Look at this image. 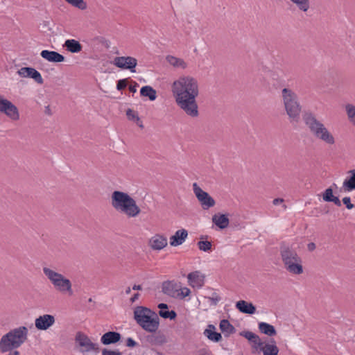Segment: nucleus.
Segmentation results:
<instances>
[{
    "instance_id": "49",
    "label": "nucleus",
    "mask_w": 355,
    "mask_h": 355,
    "mask_svg": "<svg viewBox=\"0 0 355 355\" xmlns=\"http://www.w3.org/2000/svg\"><path fill=\"white\" fill-rule=\"evenodd\" d=\"M316 246H315V244L313 242L311 243H309L308 245H307V248L308 250L310 251V252H312L315 249Z\"/></svg>"
},
{
    "instance_id": "34",
    "label": "nucleus",
    "mask_w": 355,
    "mask_h": 355,
    "mask_svg": "<svg viewBox=\"0 0 355 355\" xmlns=\"http://www.w3.org/2000/svg\"><path fill=\"white\" fill-rule=\"evenodd\" d=\"M345 110L349 121L355 125V106L352 104H347L345 106Z\"/></svg>"
},
{
    "instance_id": "48",
    "label": "nucleus",
    "mask_w": 355,
    "mask_h": 355,
    "mask_svg": "<svg viewBox=\"0 0 355 355\" xmlns=\"http://www.w3.org/2000/svg\"><path fill=\"white\" fill-rule=\"evenodd\" d=\"M134 85H130L128 88L130 92L132 93H135L137 92V87L139 86V85L136 82H134Z\"/></svg>"
},
{
    "instance_id": "59",
    "label": "nucleus",
    "mask_w": 355,
    "mask_h": 355,
    "mask_svg": "<svg viewBox=\"0 0 355 355\" xmlns=\"http://www.w3.org/2000/svg\"><path fill=\"white\" fill-rule=\"evenodd\" d=\"M106 46L108 48L109 47V44H108V42L106 41Z\"/></svg>"
},
{
    "instance_id": "17",
    "label": "nucleus",
    "mask_w": 355,
    "mask_h": 355,
    "mask_svg": "<svg viewBox=\"0 0 355 355\" xmlns=\"http://www.w3.org/2000/svg\"><path fill=\"white\" fill-rule=\"evenodd\" d=\"M121 334L117 331H110L101 337V343L104 345H114L121 340Z\"/></svg>"
},
{
    "instance_id": "42",
    "label": "nucleus",
    "mask_w": 355,
    "mask_h": 355,
    "mask_svg": "<svg viewBox=\"0 0 355 355\" xmlns=\"http://www.w3.org/2000/svg\"><path fill=\"white\" fill-rule=\"evenodd\" d=\"M128 85V80L127 79H121L117 81L116 83V89L119 91L124 89Z\"/></svg>"
},
{
    "instance_id": "36",
    "label": "nucleus",
    "mask_w": 355,
    "mask_h": 355,
    "mask_svg": "<svg viewBox=\"0 0 355 355\" xmlns=\"http://www.w3.org/2000/svg\"><path fill=\"white\" fill-rule=\"evenodd\" d=\"M159 315L164 319L169 318L170 320H174L177 317V313L173 310H160L159 311Z\"/></svg>"
},
{
    "instance_id": "51",
    "label": "nucleus",
    "mask_w": 355,
    "mask_h": 355,
    "mask_svg": "<svg viewBox=\"0 0 355 355\" xmlns=\"http://www.w3.org/2000/svg\"><path fill=\"white\" fill-rule=\"evenodd\" d=\"M284 202V200L282 198H275L273 200L272 203L275 205H277L280 203H282Z\"/></svg>"
},
{
    "instance_id": "60",
    "label": "nucleus",
    "mask_w": 355,
    "mask_h": 355,
    "mask_svg": "<svg viewBox=\"0 0 355 355\" xmlns=\"http://www.w3.org/2000/svg\"><path fill=\"white\" fill-rule=\"evenodd\" d=\"M333 186L336 187V184L335 183L333 184Z\"/></svg>"
},
{
    "instance_id": "41",
    "label": "nucleus",
    "mask_w": 355,
    "mask_h": 355,
    "mask_svg": "<svg viewBox=\"0 0 355 355\" xmlns=\"http://www.w3.org/2000/svg\"><path fill=\"white\" fill-rule=\"evenodd\" d=\"M207 298L211 302V304L214 306L217 305L218 302L221 300V297L216 293H213L211 297H207Z\"/></svg>"
},
{
    "instance_id": "2",
    "label": "nucleus",
    "mask_w": 355,
    "mask_h": 355,
    "mask_svg": "<svg viewBox=\"0 0 355 355\" xmlns=\"http://www.w3.org/2000/svg\"><path fill=\"white\" fill-rule=\"evenodd\" d=\"M302 120L310 133L315 138L324 141L327 144H334V137L325 127L324 124L316 118L314 113L311 111L304 112L302 114Z\"/></svg>"
},
{
    "instance_id": "16",
    "label": "nucleus",
    "mask_w": 355,
    "mask_h": 355,
    "mask_svg": "<svg viewBox=\"0 0 355 355\" xmlns=\"http://www.w3.org/2000/svg\"><path fill=\"white\" fill-rule=\"evenodd\" d=\"M178 290H180V284L176 283L174 281H165L162 285V291L165 294L172 297L177 296Z\"/></svg>"
},
{
    "instance_id": "6",
    "label": "nucleus",
    "mask_w": 355,
    "mask_h": 355,
    "mask_svg": "<svg viewBox=\"0 0 355 355\" xmlns=\"http://www.w3.org/2000/svg\"><path fill=\"white\" fill-rule=\"evenodd\" d=\"M279 252L284 268L288 272L293 275L303 272L302 259L294 248L283 242L280 245Z\"/></svg>"
},
{
    "instance_id": "10",
    "label": "nucleus",
    "mask_w": 355,
    "mask_h": 355,
    "mask_svg": "<svg viewBox=\"0 0 355 355\" xmlns=\"http://www.w3.org/2000/svg\"><path fill=\"white\" fill-rule=\"evenodd\" d=\"M193 190L204 210L209 209L216 205L215 200L207 192L203 191L196 182L193 184Z\"/></svg>"
},
{
    "instance_id": "58",
    "label": "nucleus",
    "mask_w": 355,
    "mask_h": 355,
    "mask_svg": "<svg viewBox=\"0 0 355 355\" xmlns=\"http://www.w3.org/2000/svg\"><path fill=\"white\" fill-rule=\"evenodd\" d=\"M131 290L130 287H128L125 290V293L129 294L130 293Z\"/></svg>"
},
{
    "instance_id": "56",
    "label": "nucleus",
    "mask_w": 355,
    "mask_h": 355,
    "mask_svg": "<svg viewBox=\"0 0 355 355\" xmlns=\"http://www.w3.org/2000/svg\"><path fill=\"white\" fill-rule=\"evenodd\" d=\"M132 289L133 290H137V291H140L142 289V287L141 285H137V284H135L133 286H132Z\"/></svg>"
},
{
    "instance_id": "24",
    "label": "nucleus",
    "mask_w": 355,
    "mask_h": 355,
    "mask_svg": "<svg viewBox=\"0 0 355 355\" xmlns=\"http://www.w3.org/2000/svg\"><path fill=\"white\" fill-rule=\"evenodd\" d=\"M212 223L218 228L223 230L228 227L230 220L227 214H216L212 216Z\"/></svg>"
},
{
    "instance_id": "57",
    "label": "nucleus",
    "mask_w": 355,
    "mask_h": 355,
    "mask_svg": "<svg viewBox=\"0 0 355 355\" xmlns=\"http://www.w3.org/2000/svg\"><path fill=\"white\" fill-rule=\"evenodd\" d=\"M137 125L140 127V128H144V125L142 124V122L140 121H136Z\"/></svg>"
},
{
    "instance_id": "1",
    "label": "nucleus",
    "mask_w": 355,
    "mask_h": 355,
    "mask_svg": "<svg viewBox=\"0 0 355 355\" xmlns=\"http://www.w3.org/2000/svg\"><path fill=\"white\" fill-rule=\"evenodd\" d=\"M172 92L178 106L191 118L199 116L196 98L199 95V84L193 77L182 76L172 84Z\"/></svg>"
},
{
    "instance_id": "26",
    "label": "nucleus",
    "mask_w": 355,
    "mask_h": 355,
    "mask_svg": "<svg viewBox=\"0 0 355 355\" xmlns=\"http://www.w3.org/2000/svg\"><path fill=\"white\" fill-rule=\"evenodd\" d=\"M350 175L343 182L342 189L344 191H352L355 190V169L349 171Z\"/></svg>"
},
{
    "instance_id": "31",
    "label": "nucleus",
    "mask_w": 355,
    "mask_h": 355,
    "mask_svg": "<svg viewBox=\"0 0 355 355\" xmlns=\"http://www.w3.org/2000/svg\"><path fill=\"white\" fill-rule=\"evenodd\" d=\"M140 94L141 96L148 97L150 101H153L157 98L156 90L151 86H144L140 89Z\"/></svg>"
},
{
    "instance_id": "14",
    "label": "nucleus",
    "mask_w": 355,
    "mask_h": 355,
    "mask_svg": "<svg viewBox=\"0 0 355 355\" xmlns=\"http://www.w3.org/2000/svg\"><path fill=\"white\" fill-rule=\"evenodd\" d=\"M17 73L21 77L31 78L38 84H43L44 83L43 78L40 73L33 67H21L20 69L17 71Z\"/></svg>"
},
{
    "instance_id": "30",
    "label": "nucleus",
    "mask_w": 355,
    "mask_h": 355,
    "mask_svg": "<svg viewBox=\"0 0 355 355\" xmlns=\"http://www.w3.org/2000/svg\"><path fill=\"white\" fill-rule=\"evenodd\" d=\"M219 327L225 336H228L236 331L234 327L226 319H223L220 322Z\"/></svg>"
},
{
    "instance_id": "55",
    "label": "nucleus",
    "mask_w": 355,
    "mask_h": 355,
    "mask_svg": "<svg viewBox=\"0 0 355 355\" xmlns=\"http://www.w3.org/2000/svg\"><path fill=\"white\" fill-rule=\"evenodd\" d=\"M43 26L47 27V30L48 31H51V28L49 27V21H43Z\"/></svg>"
},
{
    "instance_id": "11",
    "label": "nucleus",
    "mask_w": 355,
    "mask_h": 355,
    "mask_svg": "<svg viewBox=\"0 0 355 355\" xmlns=\"http://www.w3.org/2000/svg\"><path fill=\"white\" fill-rule=\"evenodd\" d=\"M0 112L3 113L13 121L19 119V113L17 107L9 100L0 95Z\"/></svg>"
},
{
    "instance_id": "37",
    "label": "nucleus",
    "mask_w": 355,
    "mask_h": 355,
    "mask_svg": "<svg viewBox=\"0 0 355 355\" xmlns=\"http://www.w3.org/2000/svg\"><path fill=\"white\" fill-rule=\"evenodd\" d=\"M198 248L204 252H208L211 250L212 244L209 241H200L197 243Z\"/></svg>"
},
{
    "instance_id": "7",
    "label": "nucleus",
    "mask_w": 355,
    "mask_h": 355,
    "mask_svg": "<svg viewBox=\"0 0 355 355\" xmlns=\"http://www.w3.org/2000/svg\"><path fill=\"white\" fill-rule=\"evenodd\" d=\"M282 98L284 109L291 123H298L300 119L302 106L297 94L289 88L282 90Z\"/></svg>"
},
{
    "instance_id": "50",
    "label": "nucleus",
    "mask_w": 355,
    "mask_h": 355,
    "mask_svg": "<svg viewBox=\"0 0 355 355\" xmlns=\"http://www.w3.org/2000/svg\"><path fill=\"white\" fill-rule=\"evenodd\" d=\"M157 307L160 309V310H167L168 306V304H165V303H160L158 304Z\"/></svg>"
},
{
    "instance_id": "44",
    "label": "nucleus",
    "mask_w": 355,
    "mask_h": 355,
    "mask_svg": "<svg viewBox=\"0 0 355 355\" xmlns=\"http://www.w3.org/2000/svg\"><path fill=\"white\" fill-rule=\"evenodd\" d=\"M343 202L348 209H352L354 207V205L351 202V198L349 197H344L343 198Z\"/></svg>"
},
{
    "instance_id": "47",
    "label": "nucleus",
    "mask_w": 355,
    "mask_h": 355,
    "mask_svg": "<svg viewBox=\"0 0 355 355\" xmlns=\"http://www.w3.org/2000/svg\"><path fill=\"white\" fill-rule=\"evenodd\" d=\"M330 202H334L336 206L340 207L341 206V202L339 200V198L336 196H334L331 200Z\"/></svg>"
},
{
    "instance_id": "13",
    "label": "nucleus",
    "mask_w": 355,
    "mask_h": 355,
    "mask_svg": "<svg viewBox=\"0 0 355 355\" xmlns=\"http://www.w3.org/2000/svg\"><path fill=\"white\" fill-rule=\"evenodd\" d=\"M240 336L244 337L251 343L253 353L261 352L260 349L263 347V342L261 341L258 335L250 331H243L240 332Z\"/></svg>"
},
{
    "instance_id": "23",
    "label": "nucleus",
    "mask_w": 355,
    "mask_h": 355,
    "mask_svg": "<svg viewBox=\"0 0 355 355\" xmlns=\"http://www.w3.org/2000/svg\"><path fill=\"white\" fill-rule=\"evenodd\" d=\"M146 340L152 345H161L166 343V337L161 332L151 333V334L147 335Z\"/></svg>"
},
{
    "instance_id": "4",
    "label": "nucleus",
    "mask_w": 355,
    "mask_h": 355,
    "mask_svg": "<svg viewBox=\"0 0 355 355\" xmlns=\"http://www.w3.org/2000/svg\"><path fill=\"white\" fill-rule=\"evenodd\" d=\"M134 319L144 331L155 333L159 327L158 315L150 309L137 306L134 309Z\"/></svg>"
},
{
    "instance_id": "12",
    "label": "nucleus",
    "mask_w": 355,
    "mask_h": 355,
    "mask_svg": "<svg viewBox=\"0 0 355 355\" xmlns=\"http://www.w3.org/2000/svg\"><path fill=\"white\" fill-rule=\"evenodd\" d=\"M112 63L116 67L121 69H128L130 70L132 73L136 72L135 67L137 65V60L134 57H115Z\"/></svg>"
},
{
    "instance_id": "18",
    "label": "nucleus",
    "mask_w": 355,
    "mask_h": 355,
    "mask_svg": "<svg viewBox=\"0 0 355 355\" xmlns=\"http://www.w3.org/2000/svg\"><path fill=\"white\" fill-rule=\"evenodd\" d=\"M188 282L192 287L201 288L205 283V276L201 275L199 271L190 272L188 276Z\"/></svg>"
},
{
    "instance_id": "53",
    "label": "nucleus",
    "mask_w": 355,
    "mask_h": 355,
    "mask_svg": "<svg viewBox=\"0 0 355 355\" xmlns=\"http://www.w3.org/2000/svg\"><path fill=\"white\" fill-rule=\"evenodd\" d=\"M45 113L49 116H51L52 114V112H51L49 105H47L45 107Z\"/></svg>"
},
{
    "instance_id": "22",
    "label": "nucleus",
    "mask_w": 355,
    "mask_h": 355,
    "mask_svg": "<svg viewBox=\"0 0 355 355\" xmlns=\"http://www.w3.org/2000/svg\"><path fill=\"white\" fill-rule=\"evenodd\" d=\"M236 308L241 313L252 315L256 312V307L252 302L239 300L236 303Z\"/></svg>"
},
{
    "instance_id": "28",
    "label": "nucleus",
    "mask_w": 355,
    "mask_h": 355,
    "mask_svg": "<svg viewBox=\"0 0 355 355\" xmlns=\"http://www.w3.org/2000/svg\"><path fill=\"white\" fill-rule=\"evenodd\" d=\"M63 46L68 51L73 53H79L83 49L81 44L74 39L67 40Z\"/></svg>"
},
{
    "instance_id": "20",
    "label": "nucleus",
    "mask_w": 355,
    "mask_h": 355,
    "mask_svg": "<svg viewBox=\"0 0 355 355\" xmlns=\"http://www.w3.org/2000/svg\"><path fill=\"white\" fill-rule=\"evenodd\" d=\"M188 236V231L185 229H181L175 232V234L170 237V245L171 246H178L182 245Z\"/></svg>"
},
{
    "instance_id": "39",
    "label": "nucleus",
    "mask_w": 355,
    "mask_h": 355,
    "mask_svg": "<svg viewBox=\"0 0 355 355\" xmlns=\"http://www.w3.org/2000/svg\"><path fill=\"white\" fill-rule=\"evenodd\" d=\"M334 196L333 195V189L331 187H329L328 189H327L323 194H322V199L325 202H330V200L331 199L334 197Z\"/></svg>"
},
{
    "instance_id": "35",
    "label": "nucleus",
    "mask_w": 355,
    "mask_h": 355,
    "mask_svg": "<svg viewBox=\"0 0 355 355\" xmlns=\"http://www.w3.org/2000/svg\"><path fill=\"white\" fill-rule=\"evenodd\" d=\"M69 4L80 10H85L87 7V3L84 0H65Z\"/></svg>"
},
{
    "instance_id": "3",
    "label": "nucleus",
    "mask_w": 355,
    "mask_h": 355,
    "mask_svg": "<svg viewBox=\"0 0 355 355\" xmlns=\"http://www.w3.org/2000/svg\"><path fill=\"white\" fill-rule=\"evenodd\" d=\"M111 205L118 211H120L129 218L137 216L141 209L136 201L128 193L114 191L111 196Z\"/></svg>"
},
{
    "instance_id": "8",
    "label": "nucleus",
    "mask_w": 355,
    "mask_h": 355,
    "mask_svg": "<svg viewBox=\"0 0 355 355\" xmlns=\"http://www.w3.org/2000/svg\"><path fill=\"white\" fill-rule=\"evenodd\" d=\"M43 272L56 291L63 294H67L69 296L73 295L71 281L63 275L46 267L43 268Z\"/></svg>"
},
{
    "instance_id": "54",
    "label": "nucleus",
    "mask_w": 355,
    "mask_h": 355,
    "mask_svg": "<svg viewBox=\"0 0 355 355\" xmlns=\"http://www.w3.org/2000/svg\"><path fill=\"white\" fill-rule=\"evenodd\" d=\"M8 355H20L19 352L15 349H12L11 351H8Z\"/></svg>"
},
{
    "instance_id": "19",
    "label": "nucleus",
    "mask_w": 355,
    "mask_h": 355,
    "mask_svg": "<svg viewBox=\"0 0 355 355\" xmlns=\"http://www.w3.org/2000/svg\"><path fill=\"white\" fill-rule=\"evenodd\" d=\"M40 55L51 62H62L65 60L64 55L54 51L43 50L40 53Z\"/></svg>"
},
{
    "instance_id": "25",
    "label": "nucleus",
    "mask_w": 355,
    "mask_h": 355,
    "mask_svg": "<svg viewBox=\"0 0 355 355\" xmlns=\"http://www.w3.org/2000/svg\"><path fill=\"white\" fill-rule=\"evenodd\" d=\"M260 351L263 352V355H278L279 350L276 341L272 338L268 343L263 345Z\"/></svg>"
},
{
    "instance_id": "21",
    "label": "nucleus",
    "mask_w": 355,
    "mask_h": 355,
    "mask_svg": "<svg viewBox=\"0 0 355 355\" xmlns=\"http://www.w3.org/2000/svg\"><path fill=\"white\" fill-rule=\"evenodd\" d=\"M150 246L152 249L160 250L167 245V239L161 234H155L149 241Z\"/></svg>"
},
{
    "instance_id": "5",
    "label": "nucleus",
    "mask_w": 355,
    "mask_h": 355,
    "mask_svg": "<svg viewBox=\"0 0 355 355\" xmlns=\"http://www.w3.org/2000/svg\"><path fill=\"white\" fill-rule=\"evenodd\" d=\"M28 329L25 326L11 329L0 339V352L6 353L16 349L28 339Z\"/></svg>"
},
{
    "instance_id": "45",
    "label": "nucleus",
    "mask_w": 355,
    "mask_h": 355,
    "mask_svg": "<svg viewBox=\"0 0 355 355\" xmlns=\"http://www.w3.org/2000/svg\"><path fill=\"white\" fill-rule=\"evenodd\" d=\"M137 345V343L132 338H128L126 339V346L128 347H135Z\"/></svg>"
},
{
    "instance_id": "29",
    "label": "nucleus",
    "mask_w": 355,
    "mask_h": 355,
    "mask_svg": "<svg viewBox=\"0 0 355 355\" xmlns=\"http://www.w3.org/2000/svg\"><path fill=\"white\" fill-rule=\"evenodd\" d=\"M259 330L261 333L268 336H274L277 334L275 327L267 322H261L258 324Z\"/></svg>"
},
{
    "instance_id": "43",
    "label": "nucleus",
    "mask_w": 355,
    "mask_h": 355,
    "mask_svg": "<svg viewBox=\"0 0 355 355\" xmlns=\"http://www.w3.org/2000/svg\"><path fill=\"white\" fill-rule=\"evenodd\" d=\"M102 355H122L119 350H110L106 348L103 349Z\"/></svg>"
},
{
    "instance_id": "15",
    "label": "nucleus",
    "mask_w": 355,
    "mask_h": 355,
    "mask_svg": "<svg viewBox=\"0 0 355 355\" xmlns=\"http://www.w3.org/2000/svg\"><path fill=\"white\" fill-rule=\"evenodd\" d=\"M55 322V318L52 315L45 314L37 318L35 325L37 329L44 331L51 327Z\"/></svg>"
},
{
    "instance_id": "52",
    "label": "nucleus",
    "mask_w": 355,
    "mask_h": 355,
    "mask_svg": "<svg viewBox=\"0 0 355 355\" xmlns=\"http://www.w3.org/2000/svg\"><path fill=\"white\" fill-rule=\"evenodd\" d=\"M139 293H135L133 295V296L130 298V301L131 302H135L136 300H137L139 299Z\"/></svg>"
},
{
    "instance_id": "9",
    "label": "nucleus",
    "mask_w": 355,
    "mask_h": 355,
    "mask_svg": "<svg viewBox=\"0 0 355 355\" xmlns=\"http://www.w3.org/2000/svg\"><path fill=\"white\" fill-rule=\"evenodd\" d=\"M75 343L79 352L83 354L90 352L98 353L100 351L98 344L93 343L89 337L82 331L76 333Z\"/></svg>"
},
{
    "instance_id": "32",
    "label": "nucleus",
    "mask_w": 355,
    "mask_h": 355,
    "mask_svg": "<svg viewBox=\"0 0 355 355\" xmlns=\"http://www.w3.org/2000/svg\"><path fill=\"white\" fill-rule=\"evenodd\" d=\"M166 60L171 65L176 68L180 67L182 69H185L187 67V64L184 60L173 55H167L166 57Z\"/></svg>"
},
{
    "instance_id": "27",
    "label": "nucleus",
    "mask_w": 355,
    "mask_h": 355,
    "mask_svg": "<svg viewBox=\"0 0 355 355\" xmlns=\"http://www.w3.org/2000/svg\"><path fill=\"white\" fill-rule=\"evenodd\" d=\"M216 327L213 324H209L207 329L204 331V335L207 338L213 342L218 343L222 339V336L220 333L215 331Z\"/></svg>"
},
{
    "instance_id": "33",
    "label": "nucleus",
    "mask_w": 355,
    "mask_h": 355,
    "mask_svg": "<svg viewBox=\"0 0 355 355\" xmlns=\"http://www.w3.org/2000/svg\"><path fill=\"white\" fill-rule=\"evenodd\" d=\"M297 8L304 12H307L310 8L309 0H290Z\"/></svg>"
},
{
    "instance_id": "46",
    "label": "nucleus",
    "mask_w": 355,
    "mask_h": 355,
    "mask_svg": "<svg viewBox=\"0 0 355 355\" xmlns=\"http://www.w3.org/2000/svg\"><path fill=\"white\" fill-rule=\"evenodd\" d=\"M198 355H213V354L209 349H202L199 350Z\"/></svg>"
},
{
    "instance_id": "38",
    "label": "nucleus",
    "mask_w": 355,
    "mask_h": 355,
    "mask_svg": "<svg viewBox=\"0 0 355 355\" xmlns=\"http://www.w3.org/2000/svg\"><path fill=\"white\" fill-rule=\"evenodd\" d=\"M190 293H191V291H190L189 288H188L187 287L182 288L180 287V290H178V291L177 293V296H175V297L180 298V299H183L185 297L189 296Z\"/></svg>"
},
{
    "instance_id": "40",
    "label": "nucleus",
    "mask_w": 355,
    "mask_h": 355,
    "mask_svg": "<svg viewBox=\"0 0 355 355\" xmlns=\"http://www.w3.org/2000/svg\"><path fill=\"white\" fill-rule=\"evenodd\" d=\"M126 115L130 120L140 121V119L137 112L131 109H128L126 111Z\"/></svg>"
}]
</instances>
